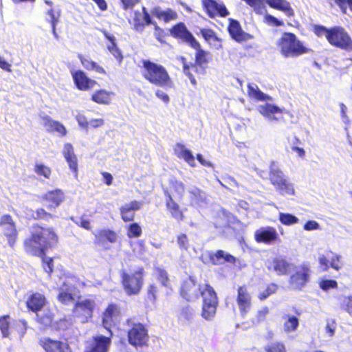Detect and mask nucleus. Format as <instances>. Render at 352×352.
Returning <instances> with one entry per match:
<instances>
[{
	"label": "nucleus",
	"mask_w": 352,
	"mask_h": 352,
	"mask_svg": "<svg viewBox=\"0 0 352 352\" xmlns=\"http://www.w3.org/2000/svg\"><path fill=\"white\" fill-rule=\"evenodd\" d=\"M179 294L187 302L197 300L201 296V317L206 320H211L214 318L219 298L214 289L209 283L197 285V281L190 276L182 283Z\"/></svg>",
	"instance_id": "obj_2"
},
{
	"label": "nucleus",
	"mask_w": 352,
	"mask_h": 352,
	"mask_svg": "<svg viewBox=\"0 0 352 352\" xmlns=\"http://www.w3.org/2000/svg\"><path fill=\"white\" fill-rule=\"evenodd\" d=\"M236 291V304L241 316L244 318L252 309V295L245 284L239 286Z\"/></svg>",
	"instance_id": "obj_12"
},
{
	"label": "nucleus",
	"mask_w": 352,
	"mask_h": 352,
	"mask_svg": "<svg viewBox=\"0 0 352 352\" xmlns=\"http://www.w3.org/2000/svg\"><path fill=\"white\" fill-rule=\"evenodd\" d=\"M294 315L286 314L283 317L284 320L283 328L286 333L295 331L299 326V317L302 311L296 307L292 309Z\"/></svg>",
	"instance_id": "obj_31"
},
{
	"label": "nucleus",
	"mask_w": 352,
	"mask_h": 352,
	"mask_svg": "<svg viewBox=\"0 0 352 352\" xmlns=\"http://www.w3.org/2000/svg\"><path fill=\"white\" fill-rule=\"evenodd\" d=\"M47 14L50 16L49 22L52 25V32L56 35V25L58 23V16H56L53 8H51L47 11Z\"/></svg>",
	"instance_id": "obj_62"
},
{
	"label": "nucleus",
	"mask_w": 352,
	"mask_h": 352,
	"mask_svg": "<svg viewBox=\"0 0 352 352\" xmlns=\"http://www.w3.org/2000/svg\"><path fill=\"white\" fill-rule=\"evenodd\" d=\"M77 57L79 59L81 65L86 70L94 71L96 73L103 75L107 74L105 69L102 66L99 65L97 63L92 60L90 57L85 56L82 54H78Z\"/></svg>",
	"instance_id": "obj_34"
},
{
	"label": "nucleus",
	"mask_w": 352,
	"mask_h": 352,
	"mask_svg": "<svg viewBox=\"0 0 352 352\" xmlns=\"http://www.w3.org/2000/svg\"><path fill=\"white\" fill-rule=\"evenodd\" d=\"M336 3L340 7L344 13L346 12V6L349 5L350 10L352 11V0H334Z\"/></svg>",
	"instance_id": "obj_64"
},
{
	"label": "nucleus",
	"mask_w": 352,
	"mask_h": 352,
	"mask_svg": "<svg viewBox=\"0 0 352 352\" xmlns=\"http://www.w3.org/2000/svg\"><path fill=\"white\" fill-rule=\"evenodd\" d=\"M341 256L328 250L319 257V265L323 272L327 271L330 267L339 270L342 267Z\"/></svg>",
	"instance_id": "obj_24"
},
{
	"label": "nucleus",
	"mask_w": 352,
	"mask_h": 352,
	"mask_svg": "<svg viewBox=\"0 0 352 352\" xmlns=\"http://www.w3.org/2000/svg\"><path fill=\"white\" fill-rule=\"evenodd\" d=\"M272 269L276 272L278 275L286 274L289 268V264L283 258H275L271 263V266L268 269Z\"/></svg>",
	"instance_id": "obj_38"
},
{
	"label": "nucleus",
	"mask_w": 352,
	"mask_h": 352,
	"mask_svg": "<svg viewBox=\"0 0 352 352\" xmlns=\"http://www.w3.org/2000/svg\"><path fill=\"white\" fill-rule=\"evenodd\" d=\"M319 286L323 291H328L330 289H336L338 287V283L335 280L322 279L319 282Z\"/></svg>",
	"instance_id": "obj_54"
},
{
	"label": "nucleus",
	"mask_w": 352,
	"mask_h": 352,
	"mask_svg": "<svg viewBox=\"0 0 352 352\" xmlns=\"http://www.w3.org/2000/svg\"><path fill=\"white\" fill-rule=\"evenodd\" d=\"M104 38L107 39L111 44L107 45V49L110 53L114 56L119 63H121L123 60V55L121 50L117 46L116 43V38L114 36L109 34L107 31L103 30L101 31Z\"/></svg>",
	"instance_id": "obj_35"
},
{
	"label": "nucleus",
	"mask_w": 352,
	"mask_h": 352,
	"mask_svg": "<svg viewBox=\"0 0 352 352\" xmlns=\"http://www.w3.org/2000/svg\"><path fill=\"white\" fill-rule=\"evenodd\" d=\"M141 63L140 72L145 80L158 87H174L173 81L164 66L150 59H142Z\"/></svg>",
	"instance_id": "obj_3"
},
{
	"label": "nucleus",
	"mask_w": 352,
	"mask_h": 352,
	"mask_svg": "<svg viewBox=\"0 0 352 352\" xmlns=\"http://www.w3.org/2000/svg\"><path fill=\"white\" fill-rule=\"evenodd\" d=\"M278 288V286L276 283H272L268 284L266 286L265 290H263V292H261L258 294V298L260 300H265L271 295L275 294L277 292Z\"/></svg>",
	"instance_id": "obj_48"
},
{
	"label": "nucleus",
	"mask_w": 352,
	"mask_h": 352,
	"mask_svg": "<svg viewBox=\"0 0 352 352\" xmlns=\"http://www.w3.org/2000/svg\"><path fill=\"white\" fill-rule=\"evenodd\" d=\"M311 270L308 265L302 264L289 278L290 285L301 290L309 281Z\"/></svg>",
	"instance_id": "obj_16"
},
{
	"label": "nucleus",
	"mask_w": 352,
	"mask_h": 352,
	"mask_svg": "<svg viewBox=\"0 0 352 352\" xmlns=\"http://www.w3.org/2000/svg\"><path fill=\"white\" fill-rule=\"evenodd\" d=\"M94 235V244L104 248L105 250L109 249L106 245L107 243H116L118 241V233L109 228H102L98 230Z\"/></svg>",
	"instance_id": "obj_22"
},
{
	"label": "nucleus",
	"mask_w": 352,
	"mask_h": 352,
	"mask_svg": "<svg viewBox=\"0 0 352 352\" xmlns=\"http://www.w3.org/2000/svg\"><path fill=\"white\" fill-rule=\"evenodd\" d=\"M120 308L116 303H109L102 314V325L107 331H111V327L116 326L120 320Z\"/></svg>",
	"instance_id": "obj_13"
},
{
	"label": "nucleus",
	"mask_w": 352,
	"mask_h": 352,
	"mask_svg": "<svg viewBox=\"0 0 352 352\" xmlns=\"http://www.w3.org/2000/svg\"><path fill=\"white\" fill-rule=\"evenodd\" d=\"M269 314V308L266 306L263 307L261 309L258 310L256 314V322L260 323L263 322L266 316Z\"/></svg>",
	"instance_id": "obj_61"
},
{
	"label": "nucleus",
	"mask_w": 352,
	"mask_h": 352,
	"mask_svg": "<svg viewBox=\"0 0 352 352\" xmlns=\"http://www.w3.org/2000/svg\"><path fill=\"white\" fill-rule=\"evenodd\" d=\"M122 8L124 10H132L141 2V0H120Z\"/></svg>",
	"instance_id": "obj_60"
},
{
	"label": "nucleus",
	"mask_w": 352,
	"mask_h": 352,
	"mask_svg": "<svg viewBox=\"0 0 352 352\" xmlns=\"http://www.w3.org/2000/svg\"><path fill=\"white\" fill-rule=\"evenodd\" d=\"M152 12L157 19L164 21V23L175 21L178 18L177 12L170 8H168L165 10H162L160 8H155Z\"/></svg>",
	"instance_id": "obj_37"
},
{
	"label": "nucleus",
	"mask_w": 352,
	"mask_h": 352,
	"mask_svg": "<svg viewBox=\"0 0 352 352\" xmlns=\"http://www.w3.org/2000/svg\"><path fill=\"white\" fill-rule=\"evenodd\" d=\"M128 327L126 338L128 343L135 348L147 346L149 342V334L146 324L138 321L135 318H128L125 321Z\"/></svg>",
	"instance_id": "obj_6"
},
{
	"label": "nucleus",
	"mask_w": 352,
	"mask_h": 352,
	"mask_svg": "<svg viewBox=\"0 0 352 352\" xmlns=\"http://www.w3.org/2000/svg\"><path fill=\"white\" fill-rule=\"evenodd\" d=\"M142 206V202L137 200H133L122 206L120 208L122 220L126 223L133 221L135 217V212L140 210Z\"/></svg>",
	"instance_id": "obj_27"
},
{
	"label": "nucleus",
	"mask_w": 352,
	"mask_h": 352,
	"mask_svg": "<svg viewBox=\"0 0 352 352\" xmlns=\"http://www.w3.org/2000/svg\"><path fill=\"white\" fill-rule=\"evenodd\" d=\"M200 34L204 41L209 45L220 44L221 43V39L218 37L217 33L212 29L201 28L200 30Z\"/></svg>",
	"instance_id": "obj_40"
},
{
	"label": "nucleus",
	"mask_w": 352,
	"mask_h": 352,
	"mask_svg": "<svg viewBox=\"0 0 352 352\" xmlns=\"http://www.w3.org/2000/svg\"><path fill=\"white\" fill-rule=\"evenodd\" d=\"M154 36L161 44H166V38L168 36V34L162 28L154 23Z\"/></svg>",
	"instance_id": "obj_49"
},
{
	"label": "nucleus",
	"mask_w": 352,
	"mask_h": 352,
	"mask_svg": "<svg viewBox=\"0 0 352 352\" xmlns=\"http://www.w3.org/2000/svg\"><path fill=\"white\" fill-rule=\"evenodd\" d=\"M289 141L293 152H296L297 154H305V151L302 147V143L298 138L294 136L291 140L289 139Z\"/></svg>",
	"instance_id": "obj_51"
},
{
	"label": "nucleus",
	"mask_w": 352,
	"mask_h": 352,
	"mask_svg": "<svg viewBox=\"0 0 352 352\" xmlns=\"http://www.w3.org/2000/svg\"><path fill=\"white\" fill-rule=\"evenodd\" d=\"M10 316L8 314L0 316V331L3 338H8L10 334Z\"/></svg>",
	"instance_id": "obj_43"
},
{
	"label": "nucleus",
	"mask_w": 352,
	"mask_h": 352,
	"mask_svg": "<svg viewBox=\"0 0 352 352\" xmlns=\"http://www.w3.org/2000/svg\"><path fill=\"white\" fill-rule=\"evenodd\" d=\"M58 291L59 292L57 296V299L60 303L67 305L74 301V294L72 292V289L70 288L60 287Z\"/></svg>",
	"instance_id": "obj_41"
},
{
	"label": "nucleus",
	"mask_w": 352,
	"mask_h": 352,
	"mask_svg": "<svg viewBox=\"0 0 352 352\" xmlns=\"http://www.w3.org/2000/svg\"><path fill=\"white\" fill-rule=\"evenodd\" d=\"M265 352H287L285 344L281 342H272L265 347Z\"/></svg>",
	"instance_id": "obj_50"
},
{
	"label": "nucleus",
	"mask_w": 352,
	"mask_h": 352,
	"mask_svg": "<svg viewBox=\"0 0 352 352\" xmlns=\"http://www.w3.org/2000/svg\"><path fill=\"white\" fill-rule=\"evenodd\" d=\"M38 344L45 352H72L67 341L63 342L45 337L39 340Z\"/></svg>",
	"instance_id": "obj_20"
},
{
	"label": "nucleus",
	"mask_w": 352,
	"mask_h": 352,
	"mask_svg": "<svg viewBox=\"0 0 352 352\" xmlns=\"http://www.w3.org/2000/svg\"><path fill=\"white\" fill-rule=\"evenodd\" d=\"M280 222L285 226H291L298 223V217L290 213L280 212L278 215Z\"/></svg>",
	"instance_id": "obj_47"
},
{
	"label": "nucleus",
	"mask_w": 352,
	"mask_h": 352,
	"mask_svg": "<svg viewBox=\"0 0 352 352\" xmlns=\"http://www.w3.org/2000/svg\"><path fill=\"white\" fill-rule=\"evenodd\" d=\"M65 157L70 169L76 177L78 175V162L76 155H65Z\"/></svg>",
	"instance_id": "obj_58"
},
{
	"label": "nucleus",
	"mask_w": 352,
	"mask_h": 352,
	"mask_svg": "<svg viewBox=\"0 0 352 352\" xmlns=\"http://www.w3.org/2000/svg\"><path fill=\"white\" fill-rule=\"evenodd\" d=\"M96 306V304L94 299H83L74 305L73 308L74 315L75 317L78 318L81 322H87L92 318Z\"/></svg>",
	"instance_id": "obj_10"
},
{
	"label": "nucleus",
	"mask_w": 352,
	"mask_h": 352,
	"mask_svg": "<svg viewBox=\"0 0 352 352\" xmlns=\"http://www.w3.org/2000/svg\"><path fill=\"white\" fill-rule=\"evenodd\" d=\"M43 125L48 132H56L61 136L67 134V130L65 126L58 121L52 120L50 116H45L43 117Z\"/></svg>",
	"instance_id": "obj_32"
},
{
	"label": "nucleus",
	"mask_w": 352,
	"mask_h": 352,
	"mask_svg": "<svg viewBox=\"0 0 352 352\" xmlns=\"http://www.w3.org/2000/svg\"><path fill=\"white\" fill-rule=\"evenodd\" d=\"M163 192L165 196L166 209L170 217L177 222L184 221L185 219L184 211L179 204L173 199L170 190L164 188Z\"/></svg>",
	"instance_id": "obj_17"
},
{
	"label": "nucleus",
	"mask_w": 352,
	"mask_h": 352,
	"mask_svg": "<svg viewBox=\"0 0 352 352\" xmlns=\"http://www.w3.org/2000/svg\"><path fill=\"white\" fill-rule=\"evenodd\" d=\"M156 272L157 279L160 284L165 287H168L170 285V278L167 271L159 267L155 268Z\"/></svg>",
	"instance_id": "obj_44"
},
{
	"label": "nucleus",
	"mask_w": 352,
	"mask_h": 352,
	"mask_svg": "<svg viewBox=\"0 0 352 352\" xmlns=\"http://www.w3.org/2000/svg\"><path fill=\"white\" fill-rule=\"evenodd\" d=\"M59 237L52 227L34 223L29 230V235L23 242L24 251L32 256L40 257L43 268L49 275L53 272L52 258H46V252L54 248L58 243Z\"/></svg>",
	"instance_id": "obj_1"
},
{
	"label": "nucleus",
	"mask_w": 352,
	"mask_h": 352,
	"mask_svg": "<svg viewBox=\"0 0 352 352\" xmlns=\"http://www.w3.org/2000/svg\"><path fill=\"white\" fill-rule=\"evenodd\" d=\"M47 301L45 296L39 292H32L27 298L25 306L27 309L34 313L41 311L46 305Z\"/></svg>",
	"instance_id": "obj_26"
},
{
	"label": "nucleus",
	"mask_w": 352,
	"mask_h": 352,
	"mask_svg": "<svg viewBox=\"0 0 352 352\" xmlns=\"http://www.w3.org/2000/svg\"><path fill=\"white\" fill-rule=\"evenodd\" d=\"M313 31L317 36L320 37L325 36L327 40V35H329V32L331 31V28H327L320 25H315L313 27Z\"/></svg>",
	"instance_id": "obj_57"
},
{
	"label": "nucleus",
	"mask_w": 352,
	"mask_h": 352,
	"mask_svg": "<svg viewBox=\"0 0 352 352\" xmlns=\"http://www.w3.org/2000/svg\"><path fill=\"white\" fill-rule=\"evenodd\" d=\"M113 336L112 331H109V334L107 336H93L84 352H109Z\"/></svg>",
	"instance_id": "obj_14"
},
{
	"label": "nucleus",
	"mask_w": 352,
	"mask_h": 352,
	"mask_svg": "<svg viewBox=\"0 0 352 352\" xmlns=\"http://www.w3.org/2000/svg\"><path fill=\"white\" fill-rule=\"evenodd\" d=\"M170 35L178 41L187 43L190 47L197 46V40L192 34L188 30L186 25L179 22L173 25L169 30Z\"/></svg>",
	"instance_id": "obj_15"
},
{
	"label": "nucleus",
	"mask_w": 352,
	"mask_h": 352,
	"mask_svg": "<svg viewBox=\"0 0 352 352\" xmlns=\"http://www.w3.org/2000/svg\"><path fill=\"white\" fill-rule=\"evenodd\" d=\"M208 257L210 263L214 265H222L224 263L234 264L236 258L232 254L222 250H218L215 252H210Z\"/></svg>",
	"instance_id": "obj_30"
},
{
	"label": "nucleus",
	"mask_w": 352,
	"mask_h": 352,
	"mask_svg": "<svg viewBox=\"0 0 352 352\" xmlns=\"http://www.w3.org/2000/svg\"><path fill=\"white\" fill-rule=\"evenodd\" d=\"M142 13L139 11L134 12L133 17V28L139 32H143L146 25L153 23L151 17L144 6H142Z\"/></svg>",
	"instance_id": "obj_29"
},
{
	"label": "nucleus",
	"mask_w": 352,
	"mask_h": 352,
	"mask_svg": "<svg viewBox=\"0 0 352 352\" xmlns=\"http://www.w3.org/2000/svg\"><path fill=\"white\" fill-rule=\"evenodd\" d=\"M0 228L8 245L14 248L19 238V230L15 221L10 214H5L0 217Z\"/></svg>",
	"instance_id": "obj_9"
},
{
	"label": "nucleus",
	"mask_w": 352,
	"mask_h": 352,
	"mask_svg": "<svg viewBox=\"0 0 352 352\" xmlns=\"http://www.w3.org/2000/svg\"><path fill=\"white\" fill-rule=\"evenodd\" d=\"M276 45L280 53L285 58L298 57L311 51L292 32L283 33Z\"/></svg>",
	"instance_id": "obj_5"
},
{
	"label": "nucleus",
	"mask_w": 352,
	"mask_h": 352,
	"mask_svg": "<svg viewBox=\"0 0 352 352\" xmlns=\"http://www.w3.org/2000/svg\"><path fill=\"white\" fill-rule=\"evenodd\" d=\"M329 33L327 41L331 46L352 52V38L343 27H331Z\"/></svg>",
	"instance_id": "obj_8"
},
{
	"label": "nucleus",
	"mask_w": 352,
	"mask_h": 352,
	"mask_svg": "<svg viewBox=\"0 0 352 352\" xmlns=\"http://www.w3.org/2000/svg\"><path fill=\"white\" fill-rule=\"evenodd\" d=\"M341 308L352 316V296L344 298L341 304Z\"/></svg>",
	"instance_id": "obj_59"
},
{
	"label": "nucleus",
	"mask_w": 352,
	"mask_h": 352,
	"mask_svg": "<svg viewBox=\"0 0 352 352\" xmlns=\"http://www.w3.org/2000/svg\"><path fill=\"white\" fill-rule=\"evenodd\" d=\"M254 240L258 243L271 244L280 241L276 230L272 226L261 228L254 232Z\"/></svg>",
	"instance_id": "obj_23"
},
{
	"label": "nucleus",
	"mask_w": 352,
	"mask_h": 352,
	"mask_svg": "<svg viewBox=\"0 0 352 352\" xmlns=\"http://www.w3.org/2000/svg\"><path fill=\"white\" fill-rule=\"evenodd\" d=\"M142 234V228L138 223L133 222L127 226L126 235L129 239L138 238Z\"/></svg>",
	"instance_id": "obj_46"
},
{
	"label": "nucleus",
	"mask_w": 352,
	"mask_h": 352,
	"mask_svg": "<svg viewBox=\"0 0 352 352\" xmlns=\"http://www.w3.org/2000/svg\"><path fill=\"white\" fill-rule=\"evenodd\" d=\"M194 310L190 305L183 307L179 311V317L182 319L190 320L192 318Z\"/></svg>",
	"instance_id": "obj_55"
},
{
	"label": "nucleus",
	"mask_w": 352,
	"mask_h": 352,
	"mask_svg": "<svg viewBox=\"0 0 352 352\" xmlns=\"http://www.w3.org/2000/svg\"><path fill=\"white\" fill-rule=\"evenodd\" d=\"M75 223L78 227L82 228L85 230H91V226L90 221L89 219L84 218V217H80L79 222H75Z\"/></svg>",
	"instance_id": "obj_63"
},
{
	"label": "nucleus",
	"mask_w": 352,
	"mask_h": 352,
	"mask_svg": "<svg viewBox=\"0 0 352 352\" xmlns=\"http://www.w3.org/2000/svg\"><path fill=\"white\" fill-rule=\"evenodd\" d=\"M248 95L250 98L258 101L269 100L271 98L263 93L255 84L250 83L248 85Z\"/></svg>",
	"instance_id": "obj_39"
},
{
	"label": "nucleus",
	"mask_w": 352,
	"mask_h": 352,
	"mask_svg": "<svg viewBox=\"0 0 352 352\" xmlns=\"http://www.w3.org/2000/svg\"><path fill=\"white\" fill-rule=\"evenodd\" d=\"M202 6L207 15L214 19L216 16L226 17L229 12L223 3H219L215 0H202Z\"/></svg>",
	"instance_id": "obj_25"
},
{
	"label": "nucleus",
	"mask_w": 352,
	"mask_h": 352,
	"mask_svg": "<svg viewBox=\"0 0 352 352\" xmlns=\"http://www.w3.org/2000/svg\"><path fill=\"white\" fill-rule=\"evenodd\" d=\"M56 217V215L50 212L46 211L43 208H38L36 209L34 215L32 216V218L34 220H43L46 221L50 219H53Z\"/></svg>",
	"instance_id": "obj_45"
},
{
	"label": "nucleus",
	"mask_w": 352,
	"mask_h": 352,
	"mask_svg": "<svg viewBox=\"0 0 352 352\" xmlns=\"http://www.w3.org/2000/svg\"><path fill=\"white\" fill-rule=\"evenodd\" d=\"M271 184L281 195H294L293 185L285 178L283 173L278 169H271L269 173Z\"/></svg>",
	"instance_id": "obj_11"
},
{
	"label": "nucleus",
	"mask_w": 352,
	"mask_h": 352,
	"mask_svg": "<svg viewBox=\"0 0 352 352\" xmlns=\"http://www.w3.org/2000/svg\"><path fill=\"white\" fill-rule=\"evenodd\" d=\"M227 30L230 38L236 43H241L254 38L253 35L243 30L239 21L236 19H228Z\"/></svg>",
	"instance_id": "obj_19"
},
{
	"label": "nucleus",
	"mask_w": 352,
	"mask_h": 352,
	"mask_svg": "<svg viewBox=\"0 0 352 352\" xmlns=\"http://www.w3.org/2000/svg\"><path fill=\"white\" fill-rule=\"evenodd\" d=\"M191 47L196 50L195 63L188 64L186 62V58L184 57H181L180 60L182 63L184 73L189 78L190 82L193 85H196L197 81L194 74L197 75L205 74V69L211 57L209 52L201 48L200 43L197 41V46Z\"/></svg>",
	"instance_id": "obj_4"
},
{
	"label": "nucleus",
	"mask_w": 352,
	"mask_h": 352,
	"mask_svg": "<svg viewBox=\"0 0 352 352\" xmlns=\"http://www.w3.org/2000/svg\"><path fill=\"white\" fill-rule=\"evenodd\" d=\"M268 6L275 10L283 12L287 16L291 17L294 14L290 3L286 0H265Z\"/></svg>",
	"instance_id": "obj_36"
},
{
	"label": "nucleus",
	"mask_w": 352,
	"mask_h": 352,
	"mask_svg": "<svg viewBox=\"0 0 352 352\" xmlns=\"http://www.w3.org/2000/svg\"><path fill=\"white\" fill-rule=\"evenodd\" d=\"M114 93L104 89H97L91 95V100L98 104H109L111 102Z\"/></svg>",
	"instance_id": "obj_33"
},
{
	"label": "nucleus",
	"mask_w": 352,
	"mask_h": 352,
	"mask_svg": "<svg viewBox=\"0 0 352 352\" xmlns=\"http://www.w3.org/2000/svg\"><path fill=\"white\" fill-rule=\"evenodd\" d=\"M259 113L264 117L271 120L279 121L283 119V113L285 109H280L276 105L265 103L258 107Z\"/></svg>",
	"instance_id": "obj_28"
},
{
	"label": "nucleus",
	"mask_w": 352,
	"mask_h": 352,
	"mask_svg": "<svg viewBox=\"0 0 352 352\" xmlns=\"http://www.w3.org/2000/svg\"><path fill=\"white\" fill-rule=\"evenodd\" d=\"M144 275L145 270L143 266H138L131 273L122 272L121 284L126 295L135 296L140 293L144 282Z\"/></svg>",
	"instance_id": "obj_7"
},
{
	"label": "nucleus",
	"mask_w": 352,
	"mask_h": 352,
	"mask_svg": "<svg viewBox=\"0 0 352 352\" xmlns=\"http://www.w3.org/2000/svg\"><path fill=\"white\" fill-rule=\"evenodd\" d=\"M169 184L173 188L174 191L180 197H182L185 190L184 184L181 181H179L175 178L170 180Z\"/></svg>",
	"instance_id": "obj_52"
},
{
	"label": "nucleus",
	"mask_w": 352,
	"mask_h": 352,
	"mask_svg": "<svg viewBox=\"0 0 352 352\" xmlns=\"http://www.w3.org/2000/svg\"><path fill=\"white\" fill-rule=\"evenodd\" d=\"M177 243L181 250H187L190 246L188 238L184 233H181L177 236Z\"/></svg>",
	"instance_id": "obj_56"
},
{
	"label": "nucleus",
	"mask_w": 352,
	"mask_h": 352,
	"mask_svg": "<svg viewBox=\"0 0 352 352\" xmlns=\"http://www.w3.org/2000/svg\"><path fill=\"white\" fill-rule=\"evenodd\" d=\"M71 75L75 87L79 91L91 90L98 84L95 80L90 78L83 70H72Z\"/></svg>",
	"instance_id": "obj_18"
},
{
	"label": "nucleus",
	"mask_w": 352,
	"mask_h": 352,
	"mask_svg": "<svg viewBox=\"0 0 352 352\" xmlns=\"http://www.w3.org/2000/svg\"><path fill=\"white\" fill-rule=\"evenodd\" d=\"M64 199V192L60 189L49 190L40 197V200L50 211L58 208Z\"/></svg>",
	"instance_id": "obj_21"
},
{
	"label": "nucleus",
	"mask_w": 352,
	"mask_h": 352,
	"mask_svg": "<svg viewBox=\"0 0 352 352\" xmlns=\"http://www.w3.org/2000/svg\"><path fill=\"white\" fill-rule=\"evenodd\" d=\"M159 294V288L155 283L147 286L144 296V301L147 303H155Z\"/></svg>",
	"instance_id": "obj_42"
},
{
	"label": "nucleus",
	"mask_w": 352,
	"mask_h": 352,
	"mask_svg": "<svg viewBox=\"0 0 352 352\" xmlns=\"http://www.w3.org/2000/svg\"><path fill=\"white\" fill-rule=\"evenodd\" d=\"M34 171L37 175L43 176L47 179L50 178L51 175V169L42 164H36L34 167Z\"/></svg>",
	"instance_id": "obj_53"
}]
</instances>
